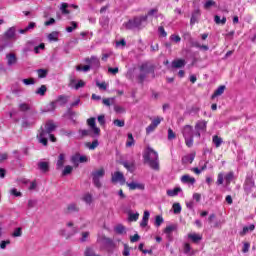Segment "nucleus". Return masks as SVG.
<instances>
[{
	"mask_svg": "<svg viewBox=\"0 0 256 256\" xmlns=\"http://www.w3.org/2000/svg\"><path fill=\"white\" fill-rule=\"evenodd\" d=\"M83 201H85L88 205H91V203H93V196L87 193L83 196Z\"/></svg>",
	"mask_w": 256,
	"mask_h": 256,
	"instance_id": "nucleus-50",
	"label": "nucleus"
},
{
	"mask_svg": "<svg viewBox=\"0 0 256 256\" xmlns=\"http://www.w3.org/2000/svg\"><path fill=\"white\" fill-rule=\"evenodd\" d=\"M193 161H195V153H191L182 157L183 165H187L188 163H193Z\"/></svg>",
	"mask_w": 256,
	"mask_h": 256,
	"instance_id": "nucleus-21",
	"label": "nucleus"
},
{
	"mask_svg": "<svg viewBox=\"0 0 256 256\" xmlns=\"http://www.w3.org/2000/svg\"><path fill=\"white\" fill-rule=\"evenodd\" d=\"M249 231H255V225L251 224L249 226H244L243 230L240 232V235H247V233H249Z\"/></svg>",
	"mask_w": 256,
	"mask_h": 256,
	"instance_id": "nucleus-32",
	"label": "nucleus"
},
{
	"mask_svg": "<svg viewBox=\"0 0 256 256\" xmlns=\"http://www.w3.org/2000/svg\"><path fill=\"white\" fill-rule=\"evenodd\" d=\"M6 60L8 67H13V65H17V56L14 53L6 54Z\"/></svg>",
	"mask_w": 256,
	"mask_h": 256,
	"instance_id": "nucleus-13",
	"label": "nucleus"
},
{
	"mask_svg": "<svg viewBox=\"0 0 256 256\" xmlns=\"http://www.w3.org/2000/svg\"><path fill=\"white\" fill-rule=\"evenodd\" d=\"M212 143H214L215 147L219 148L221 145H223V138L215 135L212 138Z\"/></svg>",
	"mask_w": 256,
	"mask_h": 256,
	"instance_id": "nucleus-31",
	"label": "nucleus"
},
{
	"mask_svg": "<svg viewBox=\"0 0 256 256\" xmlns=\"http://www.w3.org/2000/svg\"><path fill=\"white\" fill-rule=\"evenodd\" d=\"M122 255L123 256L131 255V248L129 247V245L124 244V250L122 251Z\"/></svg>",
	"mask_w": 256,
	"mask_h": 256,
	"instance_id": "nucleus-54",
	"label": "nucleus"
},
{
	"mask_svg": "<svg viewBox=\"0 0 256 256\" xmlns=\"http://www.w3.org/2000/svg\"><path fill=\"white\" fill-rule=\"evenodd\" d=\"M96 85H97V87L101 90V91H107V87H109V85L107 84V83H105V82H99V81H97L96 82Z\"/></svg>",
	"mask_w": 256,
	"mask_h": 256,
	"instance_id": "nucleus-52",
	"label": "nucleus"
},
{
	"mask_svg": "<svg viewBox=\"0 0 256 256\" xmlns=\"http://www.w3.org/2000/svg\"><path fill=\"white\" fill-rule=\"evenodd\" d=\"M113 123L116 127H125V121L124 120L115 119L113 121Z\"/></svg>",
	"mask_w": 256,
	"mask_h": 256,
	"instance_id": "nucleus-61",
	"label": "nucleus"
},
{
	"mask_svg": "<svg viewBox=\"0 0 256 256\" xmlns=\"http://www.w3.org/2000/svg\"><path fill=\"white\" fill-rule=\"evenodd\" d=\"M135 145V139L133 138V134L128 133V141L126 142V147H133Z\"/></svg>",
	"mask_w": 256,
	"mask_h": 256,
	"instance_id": "nucleus-40",
	"label": "nucleus"
},
{
	"mask_svg": "<svg viewBox=\"0 0 256 256\" xmlns=\"http://www.w3.org/2000/svg\"><path fill=\"white\" fill-rule=\"evenodd\" d=\"M114 231L118 233V235H123V233H125V226L119 224L114 228Z\"/></svg>",
	"mask_w": 256,
	"mask_h": 256,
	"instance_id": "nucleus-44",
	"label": "nucleus"
},
{
	"mask_svg": "<svg viewBox=\"0 0 256 256\" xmlns=\"http://www.w3.org/2000/svg\"><path fill=\"white\" fill-rule=\"evenodd\" d=\"M85 62L89 63L93 69H99L101 65L99 58H97L96 56H91V58H86Z\"/></svg>",
	"mask_w": 256,
	"mask_h": 256,
	"instance_id": "nucleus-12",
	"label": "nucleus"
},
{
	"mask_svg": "<svg viewBox=\"0 0 256 256\" xmlns=\"http://www.w3.org/2000/svg\"><path fill=\"white\" fill-rule=\"evenodd\" d=\"M90 69V65H85L84 67H82L81 65L76 66L77 71H84V73H87V71H90Z\"/></svg>",
	"mask_w": 256,
	"mask_h": 256,
	"instance_id": "nucleus-53",
	"label": "nucleus"
},
{
	"mask_svg": "<svg viewBox=\"0 0 256 256\" xmlns=\"http://www.w3.org/2000/svg\"><path fill=\"white\" fill-rule=\"evenodd\" d=\"M181 191H183L181 189V187H176L174 189H170V190H167V195L168 197H177V195H179V193H181Z\"/></svg>",
	"mask_w": 256,
	"mask_h": 256,
	"instance_id": "nucleus-26",
	"label": "nucleus"
},
{
	"mask_svg": "<svg viewBox=\"0 0 256 256\" xmlns=\"http://www.w3.org/2000/svg\"><path fill=\"white\" fill-rule=\"evenodd\" d=\"M17 29L15 26L10 27L5 33H4V38L5 39H15V33Z\"/></svg>",
	"mask_w": 256,
	"mask_h": 256,
	"instance_id": "nucleus-16",
	"label": "nucleus"
},
{
	"mask_svg": "<svg viewBox=\"0 0 256 256\" xmlns=\"http://www.w3.org/2000/svg\"><path fill=\"white\" fill-rule=\"evenodd\" d=\"M138 219H139V212L128 214V221H138Z\"/></svg>",
	"mask_w": 256,
	"mask_h": 256,
	"instance_id": "nucleus-46",
	"label": "nucleus"
},
{
	"mask_svg": "<svg viewBox=\"0 0 256 256\" xmlns=\"http://www.w3.org/2000/svg\"><path fill=\"white\" fill-rule=\"evenodd\" d=\"M195 178L191 177L189 174L183 175L181 177V182L182 183H189L190 185H195Z\"/></svg>",
	"mask_w": 256,
	"mask_h": 256,
	"instance_id": "nucleus-22",
	"label": "nucleus"
},
{
	"mask_svg": "<svg viewBox=\"0 0 256 256\" xmlns=\"http://www.w3.org/2000/svg\"><path fill=\"white\" fill-rule=\"evenodd\" d=\"M150 215L151 214L149 213V211H147V210L144 211L142 221L140 222V227H142V228L147 227V225L149 223Z\"/></svg>",
	"mask_w": 256,
	"mask_h": 256,
	"instance_id": "nucleus-17",
	"label": "nucleus"
},
{
	"mask_svg": "<svg viewBox=\"0 0 256 256\" xmlns=\"http://www.w3.org/2000/svg\"><path fill=\"white\" fill-rule=\"evenodd\" d=\"M55 109H57V102H56V101L49 103V104L46 106L45 111H46V112H51V111H55Z\"/></svg>",
	"mask_w": 256,
	"mask_h": 256,
	"instance_id": "nucleus-39",
	"label": "nucleus"
},
{
	"mask_svg": "<svg viewBox=\"0 0 256 256\" xmlns=\"http://www.w3.org/2000/svg\"><path fill=\"white\" fill-rule=\"evenodd\" d=\"M87 239H89V232H82L80 238L81 243H85Z\"/></svg>",
	"mask_w": 256,
	"mask_h": 256,
	"instance_id": "nucleus-63",
	"label": "nucleus"
},
{
	"mask_svg": "<svg viewBox=\"0 0 256 256\" xmlns=\"http://www.w3.org/2000/svg\"><path fill=\"white\" fill-rule=\"evenodd\" d=\"M71 163L74 165V167H79V163H87L89 159L87 156H81V154L77 153L70 158Z\"/></svg>",
	"mask_w": 256,
	"mask_h": 256,
	"instance_id": "nucleus-9",
	"label": "nucleus"
},
{
	"mask_svg": "<svg viewBox=\"0 0 256 256\" xmlns=\"http://www.w3.org/2000/svg\"><path fill=\"white\" fill-rule=\"evenodd\" d=\"M114 111L115 113L121 114V113H125L126 110L123 106L115 105Z\"/></svg>",
	"mask_w": 256,
	"mask_h": 256,
	"instance_id": "nucleus-60",
	"label": "nucleus"
},
{
	"mask_svg": "<svg viewBox=\"0 0 256 256\" xmlns=\"http://www.w3.org/2000/svg\"><path fill=\"white\" fill-rule=\"evenodd\" d=\"M65 165V154L61 153L59 156H58V160H57V163H56V169H63V166Z\"/></svg>",
	"mask_w": 256,
	"mask_h": 256,
	"instance_id": "nucleus-23",
	"label": "nucleus"
},
{
	"mask_svg": "<svg viewBox=\"0 0 256 256\" xmlns=\"http://www.w3.org/2000/svg\"><path fill=\"white\" fill-rule=\"evenodd\" d=\"M144 163L149 165L150 169L159 171V154L151 147H147L143 154Z\"/></svg>",
	"mask_w": 256,
	"mask_h": 256,
	"instance_id": "nucleus-2",
	"label": "nucleus"
},
{
	"mask_svg": "<svg viewBox=\"0 0 256 256\" xmlns=\"http://www.w3.org/2000/svg\"><path fill=\"white\" fill-rule=\"evenodd\" d=\"M211 7H217V2H215L214 0L206 1V3L204 4V9H211Z\"/></svg>",
	"mask_w": 256,
	"mask_h": 256,
	"instance_id": "nucleus-43",
	"label": "nucleus"
},
{
	"mask_svg": "<svg viewBox=\"0 0 256 256\" xmlns=\"http://www.w3.org/2000/svg\"><path fill=\"white\" fill-rule=\"evenodd\" d=\"M103 105H105L106 107H111V105H113V103H115V97L112 98H104L102 100Z\"/></svg>",
	"mask_w": 256,
	"mask_h": 256,
	"instance_id": "nucleus-36",
	"label": "nucleus"
},
{
	"mask_svg": "<svg viewBox=\"0 0 256 256\" xmlns=\"http://www.w3.org/2000/svg\"><path fill=\"white\" fill-rule=\"evenodd\" d=\"M143 23H147V16H138L129 20L125 27L126 29H143L145 26Z\"/></svg>",
	"mask_w": 256,
	"mask_h": 256,
	"instance_id": "nucleus-3",
	"label": "nucleus"
},
{
	"mask_svg": "<svg viewBox=\"0 0 256 256\" xmlns=\"http://www.w3.org/2000/svg\"><path fill=\"white\" fill-rule=\"evenodd\" d=\"M254 188H255V180H253L252 177H247L243 185V189L246 195L253 193Z\"/></svg>",
	"mask_w": 256,
	"mask_h": 256,
	"instance_id": "nucleus-8",
	"label": "nucleus"
},
{
	"mask_svg": "<svg viewBox=\"0 0 256 256\" xmlns=\"http://www.w3.org/2000/svg\"><path fill=\"white\" fill-rule=\"evenodd\" d=\"M173 231H177V225H169V226H166V228L164 229V233L166 235H171Z\"/></svg>",
	"mask_w": 256,
	"mask_h": 256,
	"instance_id": "nucleus-35",
	"label": "nucleus"
},
{
	"mask_svg": "<svg viewBox=\"0 0 256 256\" xmlns=\"http://www.w3.org/2000/svg\"><path fill=\"white\" fill-rule=\"evenodd\" d=\"M85 146L89 148L90 151H94V149H97V147H99V141L94 140L92 143L88 142L85 144Z\"/></svg>",
	"mask_w": 256,
	"mask_h": 256,
	"instance_id": "nucleus-34",
	"label": "nucleus"
},
{
	"mask_svg": "<svg viewBox=\"0 0 256 256\" xmlns=\"http://www.w3.org/2000/svg\"><path fill=\"white\" fill-rule=\"evenodd\" d=\"M56 103H59V105L61 106L67 105V103H69V96H66V95L58 96L56 99Z\"/></svg>",
	"mask_w": 256,
	"mask_h": 256,
	"instance_id": "nucleus-25",
	"label": "nucleus"
},
{
	"mask_svg": "<svg viewBox=\"0 0 256 256\" xmlns=\"http://www.w3.org/2000/svg\"><path fill=\"white\" fill-rule=\"evenodd\" d=\"M45 93H47V86L45 85H42L36 90V95H40L41 97L45 96Z\"/></svg>",
	"mask_w": 256,
	"mask_h": 256,
	"instance_id": "nucleus-38",
	"label": "nucleus"
},
{
	"mask_svg": "<svg viewBox=\"0 0 256 256\" xmlns=\"http://www.w3.org/2000/svg\"><path fill=\"white\" fill-rule=\"evenodd\" d=\"M22 83H24V85H35V79L25 78V79H22Z\"/></svg>",
	"mask_w": 256,
	"mask_h": 256,
	"instance_id": "nucleus-59",
	"label": "nucleus"
},
{
	"mask_svg": "<svg viewBox=\"0 0 256 256\" xmlns=\"http://www.w3.org/2000/svg\"><path fill=\"white\" fill-rule=\"evenodd\" d=\"M75 29H77V22H75V21L71 22V26L66 27L67 33H73V31H75Z\"/></svg>",
	"mask_w": 256,
	"mask_h": 256,
	"instance_id": "nucleus-51",
	"label": "nucleus"
},
{
	"mask_svg": "<svg viewBox=\"0 0 256 256\" xmlns=\"http://www.w3.org/2000/svg\"><path fill=\"white\" fill-rule=\"evenodd\" d=\"M164 219H163V216H161V215H157L156 217H155V226L156 227H161V224L162 223H164Z\"/></svg>",
	"mask_w": 256,
	"mask_h": 256,
	"instance_id": "nucleus-47",
	"label": "nucleus"
},
{
	"mask_svg": "<svg viewBox=\"0 0 256 256\" xmlns=\"http://www.w3.org/2000/svg\"><path fill=\"white\" fill-rule=\"evenodd\" d=\"M37 73H38L39 79H45V77H47V74L49 73V71H47L46 69H38Z\"/></svg>",
	"mask_w": 256,
	"mask_h": 256,
	"instance_id": "nucleus-41",
	"label": "nucleus"
},
{
	"mask_svg": "<svg viewBox=\"0 0 256 256\" xmlns=\"http://www.w3.org/2000/svg\"><path fill=\"white\" fill-rule=\"evenodd\" d=\"M214 22L216 23V25H225L227 23V18L223 17L221 19V17H219V15H215Z\"/></svg>",
	"mask_w": 256,
	"mask_h": 256,
	"instance_id": "nucleus-33",
	"label": "nucleus"
},
{
	"mask_svg": "<svg viewBox=\"0 0 256 256\" xmlns=\"http://www.w3.org/2000/svg\"><path fill=\"white\" fill-rule=\"evenodd\" d=\"M77 82L78 81H77V79H75V77H70L68 87H70L71 89H75Z\"/></svg>",
	"mask_w": 256,
	"mask_h": 256,
	"instance_id": "nucleus-55",
	"label": "nucleus"
},
{
	"mask_svg": "<svg viewBox=\"0 0 256 256\" xmlns=\"http://www.w3.org/2000/svg\"><path fill=\"white\" fill-rule=\"evenodd\" d=\"M55 129H57V125H55L53 121H48L44 128L41 127L38 130L36 136L38 142L41 143V145H44V147H47L49 139L52 141V143H55L57 141V138H55V135H53V131H55Z\"/></svg>",
	"mask_w": 256,
	"mask_h": 256,
	"instance_id": "nucleus-1",
	"label": "nucleus"
},
{
	"mask_svg": "<svg viewBox=\"0 0 256 256\" xmlns=\"http://www.w3.org/2000/svg\"><path fill=\"white\" fill-rule=\"evenodd\" d=\"M96 119L94 117L89 118L87 120V125L90 127L91 131L93 132L92 137H99L101 135V129L97 127V123L95 122Z\"/></svg>",
	"mask_w": 256,
	"mask_h": 256,
	"instance_id": "nucleus-7",
	"label": "nucleus"
},
{
	"mask_svg": "<svg viewBox=\"0 0 256 256\" xmlns=\"http://www.w3.org/2000/svg\"><path fill=\"white\" fill-rule=\"evenodd\" d=\"M67 7H69V4L67 3H62L61 7H60V11H62L63 15H69V10L67 9Z\"/></svg>",
	"mask_w": 256,
	"mask_h": 256,
	"instance_id": "nucleus-49",
	"label": "nucleus"
},
{
	"mask_svg": "<svg viewBox=\"0 0 256 256\" xmlns=\"http://www.w3.org/2000/svg\"><path fill=\"white\" fill-rule=\"evenodd\" d=\"M103 177H105V169L103 168L92 172V181L97 189H101V187L103 186V184H101V179H103Z\"/></svg>",
	"mask_w": 256,
	"mask_h": 256,
	"instance_id": "nucleus-5",
	"label": "nucleus"
},
{
	"mask_svg": "<svg viewBox=\"0 0 256 256\" xmlns=\"http://www.w3.org/2000/svg\"><path fill=\"white\" fill-rule=\"evenodd\" d=\"M177 136L175 135V132H173V129H168V140L172 141V139H175Z\"/></svg>",
	"mask_w": 256,
	"mask_h": 256,
	"instance_id": "nucleus-64",
	"label": "nucleus"
},
{
	"mask_svg": "<svg viewBox=\"0 0 256 256\" xmlns=\"http://www.w3.org/2000/svg\"><path fill=\"white\" fill-rule=\"evenodd\" d=\"M182 135L188 147H193V126L185 125L182 128Z\"/></svg>",
	"mask_w": 256,
	"mask_h": 256,
	"instance_id": "nucleus-4",
	"label": "nucleus"
},
{
	"mask_svg": "<svg viewBox=\"0 0 256 256\" xmlns=\"http://www.w3.org/2000/svg\"><path fill=\"white\" fill-rule=\"evenodd\" d=\"M21 235H23V231L21 227L16 228L12 233V237H21Z\"/></svg>",
	"mask_w": 256,
	"mask_h": 256,
	"instance_id": "nucleus-57",
	"label": "nucleus"
},
{
	"mask_svg": "<svg viewBox=\"0 0 256 256\" xmlns=\"http://www.w3.org/2000/svg\"><path fill=\"white\" fill-rule=\"evenodd\" d=\"M188 238L191 239L194 243H197V241H201V236L199 234H189Z\"/></svg>",
	"mask_w": 256,
	"mask_h": 256,
	"instance_id": "nucleus-48",
	"label": "nucleus"
},
{
	"mask_svg": "<svg viewBox=\"0 0 256 256\" xmlns=\"http://www.w3.org/2000/svg\"><path fill=\"white\" fill-rule=\"evenodd\" d=\"M83 87H85V81L79 80V81L76 83L74 89H75L76 91H79V89H81V88H83Z\"/></svg>",
	"mask_w": 256,
	"mask_h": 256,
	"instance_id": "nucleus-62",
	"label": "nucleus"
},
{
	"mask_svg": "<svg viewBox=\"0 0 256 256\" xmlns=\"http://www.w3.org/2000/svg\"><path fill=\"white\" fill-rule=\"evenodd\" d=\"M38 168L42 173H47L49 171V162H39Z\"/></svg>",
	"mask_w": 256,
	"mask_h": 256,
	"instance_id": "nucleus-30",
	"label": "nucleus"
},
{
	"mask_svg": "<svg viewBox=\"0 0 256 256\" xmlns=\"http://www.w3.org/2000/svg\"><path fill=\"white\" fill-rule=\"evenodd\" d=\"M71 173H73V166L71 165L65 166L64 170L62 171V175L63 176L71 175Z\"/></svg>",
	"mask_w": 256,
	"mask_h": 256,
	"instance_id": "nucleus-42",
	"label": "nucleus"
},
{
	"mask_svg": "<svg viewBox=\"0 0 256 256\" xmlns=\"http://www.w3.org/2000/svg\"><path fill=\"white\" fill-rule=\"evenodd\" d=\"M127 187H129L131 191H135V189H140L141 191H143V189H145V185L139 184L137 182L127 183Z\"/></svg>",
	"mask_w": 256,
	"mask_h": 256,
	"instance_id": "nucleus-20",
	"label": "nucleus"
},
{
	"mask_svg": "<svg viewBox=\"0 0 256 256\" xmlns=\"http://www.w3.org/2000/svg\"><path fill=\"white\" fill-rule=\"evenodd\" d=\"M65 213L67 215L71 213H79V206H77L76 203L68 204V206L66 207Z\"/></svg>",
	"mask_w": 256,
	"mask_h": 256,
	"instance_id": "nucleus-14",
	"label": "nucleus"
},
{
	"mask_svg": "<svg viewBox=\"0 0 256 256\" xmlns=\"http://www.w3.org/2000/svg\"><path fill=\"white\" fill-rule=\"evenodd\" d=\"M48 41H59V32H52L48 35Z\"/></svg>",
	"mask_w": 256,
	"mask_h": 256,
	"instance_id": "nucleus-37",
	"label": "nucleus"
},
{
	"mask_svg": "<svg viewBox=\"0 0 256 256\" xmlns=\"http://www.w3.org/2000/svg\"><path fill=\"white\" fill-rule=\"evenodd\" d=\"M186 61L184 59H177L172 61V67L173 69H181L184 65H186Z\"/></svg>",
	"mask_w": 256,
	"mask_h": 256,
	"instance_id": "nucleus-19",
	"label": "nucleus"
},
{
	"mask_svg": "<svg viewBox=\"0 0 256 256\" xmlns=\"http://www.w3.org/2000/svg\"><path fill=\"white\" fill-rule=\"evenodd\" d=\"M170 41H173L174 43H181V36L172 34L170 36Z\"/></svg>",
	"mask_w": 256,
	"mask_h": 256,
	"instance_id": "nucleus-58",
	"label": "nucleus"
},
{
	"mask_svg": "<svg viewBox=\"0 0 256 256\" xmlns=\"http://www.w3.org/2000/svg\"><path fill=\"white\" fill-rule=\"evenodd\" d=\"M173 212L175 215H179L181 213V204L180 203H174L172 206Z\"/></svg>",
	"mask_w": 256,
	"mask_h": 256,
	"instance_id": "nucleus-45",
	"label": "nucleus"
},
{
	"mask_svg": "<svg viewBox=\"0 0 256 256\" xmlns=\"http://www.w3.org/2000/svg\"><path fill=\"white\" fill-rule=\"evenodd\" d=\"M196 131H207V121L200 120L195 125Z\"/></svg>",
	"mask_w": 256,
	"mask_h": 256,
	"instance_id": "nucleus-18",
	"label": "nucleus"
},
{
	"mask_svg": "<svg viewBox=\"0 0 256 256\" xmlns=\"http://www.w3.org/2000/svg\"><path fill=\"white\" fill-rule=\"evenodd\" d=\"M223 93H225V86L221 85L213 93L212 99H215V97H219V96L223 95Z\"/></svg>",
	"mask_w": 256,
	"mask_h": 256,
	"instance_id": "nucleus-28",
	"label": "nucleus"
},
{
	"mask_svg": "<svg viewBox=\"0 0 256 256\" xmlns=\"http://www.w3.org/2000/svg\"><path fill=\"white\" fill-rule=\"evenodd\" d=\"M78 134L80 135V137L83 139L85 137H93V130H89V129H80L78 131Z\"/></svg>",
	"mask_w": 256,
	"mask_h": 256,
	"instance_id": "nucleus-24",
	"label": "nucleus"
},
{
	"mask_svg": "<svg viewBox=\"0 0 256 256\" xmlns=\"http://www.w3.org/2000/svg\"><path fill=\"white\" fill-rule=\"evenodd\" d=\"M234 177H235V174L233 172H229L228 174H226L225 176L226 183H231Z\"/></svg>",
	"mask_w": 256,
	"mask_h": 256,
	"instance_id": "nucleus-56",
	"label": "nucleus"
},
{
	"mask_svg": "<svg viewBox=\"0 0 256 256\" xmlns=\"http://www.w3.org/2000/svg\"><path fill=\"white\" fill-rule=\"evenodd\" d=\"M67 227H72V230L70 233H68V237H73V235H77V233H79V228L73 226V222H68Z\"/></svg>",
	"mask_w": 256,
	"mask_h": 256,
	"instance_id": "nucleus-29",
	"label": "nucleus"
},
{
	"mask_svg": "<svg viewBox=\"0 0 256 256\" xmlns=\"http://www.w3.org/2000/svg\"><path fill=\"white\" fill-rule=\"evenodd\" d=\"M161 121H163V118L159 116L152 120L151 124L146 128V134L151 135V133L161 125Z\"/></svg>",
	"mask_w": 256,
	"mask_h": 256,
	"instance_id": "nucleus-10",
	"label": "nucleus"
},
{
	"mask_svg": "<svg viewBox=\"0 0 256 256\" xmlns=\"http://www.w3.org/2000/svg\"><path fill=\"white\" fill-rule=\"evenodd\" d=\"M123 167H125V169H127V171H130V173H133V171H135V162H122Z\"/></svg>",
	"mask_w": 256,
	"mask_h": 256,
	"instance_id": "nucleus-27",
	"label": "nucleus"
},
{
	"mask_svg": "<svg viewBox=\"0 0 256 256\" xmlns=\"http://www.w3.org/2000/svg\"><path fill=\"white\" fill-rule=\"evenodd\" d=\"M151 73V67L147 63H144L140 66V73L137 76L139 83H143L147 76Z\"/></svg>",
	"mask_w": 256,
	"mask_h": 256,
	"instance_id": "nucleus-6",
	"label": "nucleus"
},
{
	"mask_svg": "<svg viewBox=\"0 0 256 256\" xmlns=\"http://www.w3.org/2000/svg\"><path fill=\"white\" fill-rule=\"evenodd\" d=\"M199 17H201V10H194L190 19V25H195L199 21Z\"/></svg>",
	"mask_w": 256,
	"mask_h": 256,
	"instance_id": "nucleus-15",
	"label": "nucleus"
},
{
	"mask_svg": "<svg viewBox=\"0 0 256 256\" xmlns=\"http://www.w3.org/2000/svg\"><path fill=\"white\" fill-rule=\"evenodd\" d=\"M111 181L112 183H121L123 185L125 183V176L122 172H114Z\"/></svg>",
	"mask_w": 256,
	"mask_h": 256,
	"instance_id": "nucleus-11",
	"label": "nucleus"
}]
</instances>
